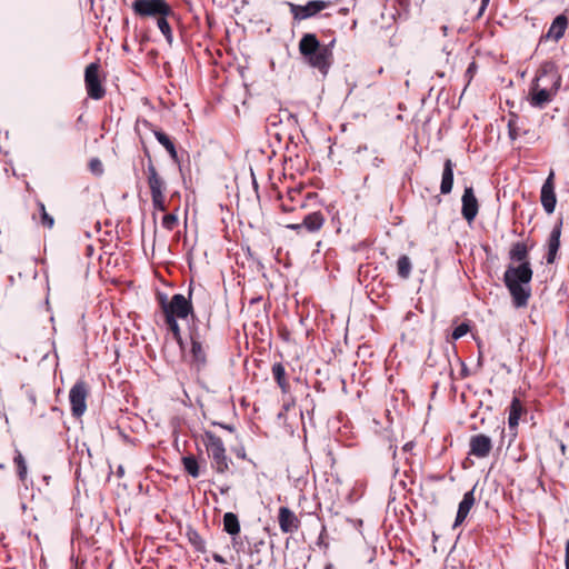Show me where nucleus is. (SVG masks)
I'll list each match as a JSON object with an SVG mask.
<instances>
[{
  "instance_id": "nucleus-1",
  "label": "nucleus",
  "mask_w": 569,
  "mask_h": 569,
  "mask_svg": "<svg viewBox=\"0 0 569 569\" xmlns=\"http://www.w3.org/2000/svg\"><path fill=\"white\" fill-rule=\"evenodd\" d=\"M530 263L519 266L509 264L503 273V283L509 290L515 307L522 308L528 305L531 297L530 281L532 279Z\"/></svg>"
},
{
  "instance_id": "nucleus-2",
  "label": "nucleus",
  "mask_w": 569,
  "mask_h": 569,
  "mask_svg": "<svg viewBox=\"0 0 569 569\" xmlns=\"http://www.w3.org/2000/svg\"><path fill=\"white\" fill-rule=\"evenodd\" d=\"M333 43L321 44L315 33H305L299 41V52L310 67L327 76L333 62Z\"/></svg>"
},
{
  "instance_id": "nucleus-3",
  "label": "nucleus",
  "mask_w": 569,
  "mask_h": 569,
  "mask_svg": "<svg viewBox=\"0 0 569 569\" xmlns=\"http://www.w3.org/2000/svg\"><path fill=\"white\" fill-rule=\"evenodd\" d=\"M333 43L321 44L315 33H305L299 41V52L310 67L327 76L333 62Z\"/></svg>"
},
{
  "instance_id": "nucleus-4",
  "label": "nucleus",
  "mask_w": 569,
  "mask_h": 569,
  "mask_svg": "<svg viewBox=\"0 0 569 569\" xmlns=\"http://www.w3.org/2000/svg\"><path fill=\"white\" fill-rule=\"evenodd\" d=\"M194 292L193 288H189V298L184 297L181 293H176L171 297L169 301L166 298H161L160 305L161 310L163 312L164 318L170 319H186L188 316L194 317L193 308L190 301L192 293Z\"/></svg>"
},
{
  "instance_id": "nucleus-5",
  "label": "nucleus",
  "mask_w": 569,
  "mask_h": 569,
  "mask_svg": "<svg viewBox=\"0 0 569 569\" xmlns=\"http://www.w3.org/2000/svg\"><path fill=\"white\" fill-rule=\"evenodd\" d=\"M203 443L209 458L212 460V468L219 473L227 472L229 470L230 460L226 455V448L221 438L211 431H206L203 435Z\"/></svg>"
},
{
  "instance_id": "nucleus-6",
  "label": "nucleus",
  "mask_w": 569,
  "mask_h": 569,
  "mask_svg": "<svg viewBox=\"0 0 569 569\" xmlns=\"http://www.w3.org/2000/svg\"><path fill=\"white\" fill-rule=\"evenodd\" d=\"M132 9L140 17H160L172 14L171 7L164 0H136Z\"/></svg>"
},
{
  "instance_id": "nucleus-7",
  "label": "nucleus",
  "mask_w": 569,
  "mask_h": 569,
  "mask_svg": "<svg viewBox=\"0 0 569 569\" xmlns=\"http://www.w3.org/2000/svg\"><path fill=\"white\" fill-rule=\"evenodd\" d=\"M531 83L539 84L540 88H543L545 86L546 89L558 92L561 86V77L552 62H545L539 68Z\"/></svg>"
},
{
  "instance_id": "nucleus-8",
  "label": "nucleus",
  "mask_w": 569,
  "mask_h": 569,
  "mask_svg": "<svg viewBox=\"0 0 569 569\" xmlns=\"http://www.w3.org/2000/svg\"><path fill=\"white\" fill-rule=\"evenodd\" d=\"M88 387L84 381H77L69 392L71 412L80 418L87 410Z\"/></svg>"
},
{
  "instance_id": "nucleus-9",
  "label": "nucleus",
  "mask_w": 569,
  "mask_h": 569,
  "mask_svg": "<svg viewBox=\"0 0 569 569\" xmlns=\"http://www.w3.org/2000/svg\"><path fill=\"white\" fill-rule=\"evenodd\" d=\"M84 82L88 96L91 99L100 100L103 98L106 91L99 79V64L90 63L86 67Z\"/></svg>"
},
{
  "instance_id": "nucleus-10",
  "label": "nucleus",
  "mask_w": 569,
  "mask_h": 569,
  "mask_svg": "<svg viewBox=\"0 0 569 569\" xmlns=\"http://www.w3.org/2000/svg\"><path fill=\"white\" fill-rule=\"evenodd\" d=\"M288 6L295 20H306L315 17L317 13L328 8L329 2L322 0H312L307 2L305 6L295 4L292 2H288Z\"/></svg>"
},
{
  "instance_id": "nucleus-11",
  "label": "nucleus",
  "mask_w": 569,
  "mask_h": 569,
  "mask_svg": "<svg viewBox=\"0 0 569 569\" xmlns=\"http://www.w3.org/2000/svg\"><path fill=\"white\" fill-rule=\"evenodd\" d=\"M190 363L197 370H202L207 365V352L200 339L198 330L192 329L190 331Z\"/></svg>"
},
{
  "instance_id": "nucleus-12",
  "label": "nucleus",
  "mask_w": 569,
  "mask_h": 569,
  "mask_svg": "<svg viewBox=\"0 0 569 569\" xmlns=\"http://www.w3.org/2000/svg\"><path fill=\"white\" fill-rule=\"evenodd\" d=\"M556 94V91L546 89L545 86L543 88H540L539 84L531 83L529 88L528 101L531 107L542 109L552 101Z\"/></svg>"
},
{
  "instance_id": "nucleus-13",
  "label": "nucleus",
  "mask_w": 569,
  "mask_h": 569,
  "mask_svg": "<svg viewBox=\"0 0 569 569\" xmlns=\"http://www.w3.org/2000/svg\"><path fill=\"white\" fill-rule=\"evenodd\" d=\"M555 173L551 171L541 188L540 200L547 213H552L556 208V193L553 183Z\"/></svg>"
},
{
  "instance_id": "nucleus-14",
  "label": "nucleus",
  "mask_w": 569,
  "mask_h": 569,
  "mask_svg": "<svg viewBox=\"0 0 569 569\" xmlns=\"http://www.w3.org/2000/svg\"><path fill=\"white\" fill-rule=\"evenodd\" d=\"M462 208H461V214L462 217L468 221L472 222L478 214L479 204L478 200L475 196L472 187H466L462 198Z\"/></svg>"
},
{
  "instance_id": "nucleus-15",
  "label": "nucleus",
  "mask_w": 569,
  "mask_h": 569,
  "mask_svg": "<svg viewBox=\"0 0 569 569\" xmlns=\"http://www.w3.org/2000/svg\"><path fill=\"white\" fill-rule=\"evenodd\" d=\"M470 450L469 455L475 456L477 458H486L489 456L491 449H492V442L490 437L478 433L470 438Z\"/></svg>"
},
{
  "instance_id": "nucleus-16",
  "label": "nucleus",
  "mask_w": 569,
  "mask_h": 569,
  "mask_svg": "<svg viewBox=\"0 0 569 569\" xmlns=\"http://www.w3.org/2000/svg\"><path fill=\"white\" fill-rule=\"evenodd\" d=\"M279 527L284 533H292L298 530L300 521L288 507H281L278 516Z\"/></svg>"
},
{
  "instance_id": "nucleus-17",
  "label": "nucleus",
  "mask_w": 569,
  "mask_h": 569,
  "mask_svg": "<svg viewBox=\"0 0 569 569\" xmlns=\"http://www.w3.org/2000/svg\"><path fill=\"white\" fill-rule=\"evenodd\" d=\"M356 161L366 167L378 168L383 159L379 157L376 150H369L367 146H360L356 151Z\"/></svg>"
},
{
  "instance_id": "nucleus-18",
  "label": "nucleus",
  "mask_w": 569,
  "mask_h": 569,
  "mask_svg": "<svg viewBox=\"0 0 569 569\" xmlns=\"http://www.w3.org/2000/svg\"><path fill=\"white\" fill-rule=\"evenodd\" d=\"M147 179L151 196L164 193L166 181L160 177L152 161H149L147 167Z\"/></svg>"
},
{
  "instance_id": "nucleus-19",
  "label": "nucleus",
  "mask_w": 569,
  "mask_h": 569,
  "mask_svg": "<svg viewBox=\"0 0 569 569\" xmlns=\"http://www.w3.org/2000/svg\"><path fill=\"white\" fill-rule=\"evenodd\" d=\"M475 487L463 495L462 500L459 503L453 528L460 526L467 518L470 509L475 505Z\"/></svg>"
},
{
  "instance_id": "nucleus-20",
  "label": "nucleus",
  "mask_w": 569,
  "mask_h": 569,
  "mask_svg": "<svg viewBox=\"0 0 569 569\" xmlns=\"http://www.w3.org/2000/svg\"><path fill=\"white\" fill-rule=\"evenodd\" d=\"M560 236H561V227L556 226L550 232L548 239V252H547V263H553L557 258V252L560 248Z\"/></svg>"
},
{
  "instance_id": "nucleus-21",
  "label": "nucleus",
  "mask_w": 569,
  "mask_h": 569,
  "mask_svg": "<svg viewBox=\"0 0 569 569\" xmlns=\"http://www.w3.org/2000/svg\"><path fill=\"white\" fill-rule=\"evenodd\" d=\"M325 221V216L320 211H313L303 217L301 226L308 232H317L323 227Z\"/></svg>"
},
{
  "instance_id": "nucleus-22",
  "label": "nucleus",
  "mask_w": 569,
  "mask_h": 569,
  "mask_svg": "<svg viewBox=\"0 0 569 569\" xmlns=\"http://www.w3.org/2000/svg\"><path fill=\"white\" fill-rule=\"evenodd\" d=\"M453 167H455V163L451 161V159H447L443 163V171H442V178H441V184H440V192L442 194H448L452 190Z\"/></svg>"
},
{
  "instance_id": "nucleus-23",
  "label": "nucleus",
  "mask_w": 569,
  "mask_h": 569,
  "mask_svg": "<svg viewBox=\"0 0 569 569\" xmlns=\"http://www.w3.org/2000/svg\"><path fill=\"white\" fill-rule=\"evenodd\" d=\"M525 411L526 410L519 398L515 397L509 406L508 426L510 430L517 429L520 417Z\"/></svg>"
},
{
  "instance_id": "nucleus-24",
  "label": "nucleus",
  "mask_w": 569,
  "mask_h": 569,
  "mask_svg": "<svg viewBox=\"0 0 569 569\" xmlns=\"http://www.w3.org/2000/svg\"><path fill=\"white\" fill-rule=\"evenodd\" d=\"M567 24L568 21L563 14L556 17L547 32V38H552L555 41H558L563 37L567 29Z\"/></svg>"
},
{
  "instance_id": "nucleus-25",
  "label": "nucleus",
  "mask_w": 569,
  "mask_h": 569,
  "mask_svg": "<svg viewBox=\"0 0 569 569\" xmlns=\"http://www.w3.org/2000/svg\"><path fill=\"white\" fill-rule=\"evenodd\" d=\"M510 260L520 263H530L528 260V248L523 242H516L509 251Z\"/></svg>"
},
{
  "instance_id": "nucleus-26",
  "label": "nucleus",
  "mask_w": 569,
  "mask_h": 569,
  "mask_svg": "<svg viewBox=\"0 0 569 569\" xmlns=\"http://www.w3.org/2000/svg\"><path fill=\"white\" fill-rule=\"evenodd\" d=\"M153 133L158 142L168 151L171 159L178 162V153L174 143L171 141L169 136H167L164 132L160 130H153Z\"/></svg>"
},
{
  "instance_id": "nucleus-27",
  "label": "nucleus",
  "mask_w": 569,
  "mask_h": 569,
  "mask_svg": "<svg viewBox=\"0 0 569 569\" xmlns=\"http://www.w3.org/2000/svg\"><path fill=\"white\" fill-rule=\"evenodd\" d=\"M223 530L231 535L236 536L240 532V522L238 516L233 512H227L223 516Z\"/></svg>"
},
{
  "instance_id": "nucleus-28",
  "label": "nucleus",
  "mask_w": 569,
  "mask_h": 569,
  "mask_svg": "<svg viewBox=\"0 0 569 569\" xmlns=\"http://www.w3.org/2000/svg\"><path fill=\"white\" fill-rule=\"evenodd\" d=\"M272 375L281 390L287 392L289 383L286 380V369L282 363L278 362L272 366Z\"/></svg>"
},
{
  "instance_id": "nucleus-29",
  "label": "nucleus",
  "mask_w": 569,
  "mask_h": 569,
  "mask_svg": "<svg viewBox=\"0 0 569 569\" xmlns=\"http://www.w3.org/2000/svg\"><path fill=\"white\" fill-rule=\"evenodd\" d=\"M398 274L407 279L411 272V261L408 256H401L397 261Z\"/></svg>"
},
{
  "instance_id": "nucleus-30",
  "label": "nucleus",
  "mask_w": 569,
  "mask_h": 569,
  "mask_svg": "<svg viewBox=\"0 0 569 569\" xmlns=\"http://www.w3.org/2000/svg\"><path fill=\"white\" fill-rule=\"evenodd\" d=\"M182 463L186 471L193 478L199 477V465L193 456H187L182 458Z\"/></svg>"
},
{
  "instance_id": "nucleus-31",
  "label": "nucleus",
  "mask_w": 569,
  "mask_h": 569,
  "mask_svg": "<svg viewBox=\"0 0 569 569\" xmlns=\"http://www.w3.org/2000/svg\"><path fill=\"white\" fill-rule=\"evenodd\" d=\"M166 325L168 326L169 330L172 332V336L174 340L178 342L180 348H183V340L181 337V331L179 323L177 319H173V317H170V319L164 318Z\"/></svg>"
},
{
  "instance_id": "nucleus-32",
  "label": "nucleus",
  "mask_w": 569,
  "mask_h": 569,
  "mask_svg": "<svg viewBox=\"0 0 569 569\" xmlns=\"http://www.w3.org/2000/svg\"><path fill=\"white\" fill-rule=\"evenodd\" d=\"M167 17L168 16H160L158 18L157 24H158L160 31L162 32V34L166 37V40L168 41V43L171 44L173 37H172V31H171L170 24L167 21Z\"/></svg>"
},
{
  "instance_id": "nucleus-33",
  "label": "nucleus",
  "mask_w": 569,
  "mask_h": 569,
  "mask_svg": "<svg viewBox=\"0 0 569 569\" xmlns=\"http://www.w3.org/2000/svg\"><path fill=\"white\" fill-rule=\"evenodd\" d=\"M178 216L172 212L163 216L161 224L166 230L172 231L178 226Z\"/></svg>"
},
{
  "instance_id": "nucleus-34",
  "label": "nucleus",
  "mask_w": 569,
  "mask_h": 569,
  "mask_svg": "<svg viewBox=\"0 0 569 569\" xmlns=\"http://www.w3.org/2000/svg\"><path fill=\"white\" fill-rule=\"evenodd\" d=\"M517 121L518 117L516 114H511L508 121L509 137L511 140H516L520 136Z\"/></svg>"
},
{
  "instance_id": "nucleus-35",
  "label": "nucleus",
  "mask_w": 569,
  "mask_h": 569,
  "mask_svg": "<svg viewBox=\"0 0 569 569\" xmlns=\"http://www.w3.org/2000/svg\"><path fill=\"white\" fill-rule=\"evenodd\" d=\"M14 463L18 468V476L21 480H23L27 476V465L23 456L21 452L18 451L17 456L14 457Z\"/></svg>"
},
{
  "instance_id": "nucleus-36",
  "label": "nucleus",
  "mask_w": 569,
  "mask_h": 569,
  "mask_svg": "<svg viewBox=\"0 0 569 569\" xmlns=\"http://www.w3.org/2000/svg\"><path fill=\"white\" fill-rule=\"evenodd\" d=\"M151 200L154 210L162 212L167 210L164 193L151 196Z\"/></svg>"
},
{
  "instance_id": "nucleus-37",
  "label": "nucleus",
  "mask_w": 569,
  "mask_h": 569,
  "mask_svg": "<svg viewBox=\"0 0 569 569\" xmlns=\"http://www.w3.org/2000/svg\"><path fill=\"white\" fill-rule=\"evenodd\" d=\"M39 208L41 211V223L47 228L51 229L54 224L53 218L46 211V207L43 203H39Z\"/></svg>"
},
{
  "instance_id": "nucleus-38",
  "label": "nucleus",
  "mask_w": 569,
  "mask_h": 569,
  "mask_svg": "<svg viewBox=\"0 0 569 569\" xmlns=\"http://www.w3.org/2000/svg\"><path fill=\"white\" fill-rule=\"evenodd\" d=\"M468 331H469V326L467 323H460L459 326H457L453 329L452 339L458 340L461 337H463L465 335H467Z\"/></svg>"
},
{
  "instance_id": "nucleus-39",
  "label": "nucleus",
  "mask_w": 569,
  "mask_h": 569,
  "mask_svg": "<svg viewBox=\"0 0 569 569\" xmlns=\"http://www.w3.org/2000/svg\"><path fill=\"white\" fill-rule=\"evenodd\" d=\"M191 541L198 551L204 552V542L198 535H194V539Z\"/></svg>"
},
{
  "instance_id": "nucleus-40",
  "label": "nucleus",
  "mask_w": 569,
  "mask_h": 569,
  "mask_svg": "<svg viewBox=\"0 0 569 569\" xmlns=\"http://www.w3.org/2000/svg\"><path fill=\"white\" fill-rule=\"evenodd\" d=\"M476 71H477V64H476V62H471L466 71V76L469 78V80L473 77Z\"/></svg>"
},
{
  "instance_id": "nucleus-41",
  "label": "nucleus",
  "mask_w": 569,
  "mask_h": 569,
  "mask_svg": "<svg viewBox=\"0 0 569 569\" xmlns=\"http://www.w3.org/2000/svg\"><path fill=\"white\" fill-rule=\"evenodd\" d=\"M565 566L566 569H569V539L566 541L565 547Z\"/></svg>"
},
{
  "instance_id": "nucleus-42",
  "label": "nucleus",
  "mask_w": 569,
  "mask_h": 569,
  "mask_svg": "<svg viewBox=\"0 0 569 569\" xmlns=\"http://www.w3.org/2000/svg\"><path fill=\"white\" fill-rule=\"evenodd\" d=\"M489 1L490 0H481V4H480V8H479V11H478V14H477L478 18L483 14V12H485Z\"/></svg>"
},
{
  "instance_id": "nucleus-43",
  "label": "nucleus",
  "mask_w": 569,
  "mask_h": 569,
  "mask_svg": "<svg viewBox=\"0 0 569 569\" xmlns=\"http://www.w3.org/2000/svg\"><path fill=\"white\" fill-rule=\"evenodd\" d=\"M90 167H91L92 171H96V170H97V168H98V169H99V172H101V169H100V167H101V162H100L98 159H93V160H91V162H90Z\"/></svg>"
},
{
  "instance_id": "nucleus-44",
  "label": "nucleus",
  "mask_w": 569,
  "mask_h": 569,
  "mask_svg": "<svg viewBox=\"0 0 569 569\" xmlns=\"http://www.w3.org/2000/svg\"><path fill=\"white\" fill-rule=\"evenodd\" d=\"M287 228L291 229V230H295L297 232H299L302 229H305L303 226H301V223H290V224H287Z\"/></svg>"
},
{
  "instance_id": "nucleus-45",
  "label": "nucleus",
  "mask_w": 569,
  "mask_h": 569,
  "mask_svg": "<svg viewBox=\"0 0 569 569\" xmlns=\"http://www.w3.org/2000/svg\"><path fill=\"white\" fill-rule=\"evenodd\" d=\"M212 558H213V560H214L216 562H218V563H226V562H227V561L224 560V558H223L221 555H219V553H213V555H212Z\"/></svg>"
},
{
  "instance_id": "nucleus-46",
  "label": "nucleus",
  "mask_w": 569,
  "mask_h": 569,
  "mask_svg": "<svg viewBox=\"0 0 569 569\" xmlns=\"http://www.w3.org/2000/svg\"><path fill=\"white\" fill-rule=\"evenodd\" d=\"M413 446H415V443H413L412 441H409V442H407V443L402 447V450H403L405 452H409V451H411V450H412Z\"/></svg>"
},
{
  "instance_id": "nucleus-47",
  "label": "nucleus",
  "mask_w": 569,
  "mask_h": 569,
  "mask_svg": "<svg viewBox=\"0 0 569 569\" xmlns=\"http://www.w3.org/2000/svg\"><path fill=\"white\" fill-rule=\"evenodd\" d=\"M222 428L229 430V431H232L233 428L231 426H224V425H220Z\"/></svg>"
},
{
  "instance_id": "nucleus-48",
  "label": "nucleus",
  "mask_w": 569,
  "mask_h": 569,
  "mask_svg": "<svg viewBox=\"0 0 569 569\" xmlns=\"http://www.w3.org/2000/svg\"><path fill=\"white\" fill-rule=\"evenodd\" d=\"M282 210H283V211H291V210H292V208H289V207H287L286 204H282Z\"/></svg>"
},
{
  "instance_id": "nucleus-49",
  "label": "nucleus",
  "mask_w": 569,
  "mask_h": 569,
  "mask_svg": "<svg viewBox=\"0 0 569 569\" xmlns=\"http://www.w3.org/2000/svg\"><path fill=\"white\" fill-rule=\"evenodd\" d=\"M123 472H124V471H123V468L120 466V467L118 468V475H119V476H122V475H123Z\"/></svg>"
},
{
  "instance_id": "nucleus-50",
  "label": "nucleus",
  "mask_w": 569,
  "mask_h": 569,
  "mask_svg": "<svg viewBox=\"0 0 569 569\" xmlns=\"http://www.w3.org/2000/svg\"><path fill=\"white\" fill-rule=\"evenodd\" d=\"M221 493H226L228 491V488H221Z\"/></svg>"
},
{
  "instance_id": "nucleus-51",
  "label": "nucleus",
  "mask_w": 569,
  "mask_h": 569,
  "mask_svg": "<svg viewBox=\"0 0 569 569\" xmlns=\"http://www.w3.org/2000/svg\"><path fill=\"white\" fill-rule=\"evenodd\" d=\"M325 569H332V565L331 563H328Z\"/></svg>"
},
{
  "instance_id": "nucleus-52",
  "label": "nucleus",
  "mask_w": 569,
  "mask_h": 569,
  "mask_svg": "<svg viewBox=\"0 0 569 569\" xmlns=\"http://www.w3.org/2000/svg\"><path fill=\"white\" fill-rule=\"evenodd\" d=\"M284 116H287L288 118L291 117V113H289L287 110L284 111Z\"/></svg>"
}]
</instances>
